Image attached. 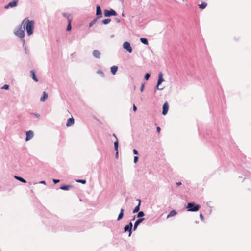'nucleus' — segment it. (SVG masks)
<instances>
[{"label": "nucleus", "instance_id": "obj_1", "mask_svg": "<svg viewBox=\"0 0 251 251\" xmlns=\"http://www.w3.org/2000/svg\"><path fill=\"white\" fill-rule=\"evenodd\" d=\"M22 24L23 26L25 27V30L26 29L27 35L28 36L31 35L33 34L34 21L28 19H25L23 20Z\"/></svg>", "mask_w": 251, "mask_h": 251}, {"label": "nucleus", "instance_id": "obj_2", "mask_svg": "<svg viewBox=\"0 0 251 251\" xmlns=\"http://www.w3.org/2000/svg\"><path fill=\"white\" fill-rule=\"evenodd\" d=\"M25 27L21 23L18 28L14 31V34L17 37L23 38L25 37Z\"/></svg>", "mask_w": 251, "mask_h": 251}, {"label": "nucleus", "instance_id": "obj_3", "mask_svg": "<svg viewBox=\"0 0 251 251\" xmlns=\"http://www.w3.org/2000/svg\"><path fill=\"white\" fill-rule=\"evenodd\" d=\"M187 208L188 211H197L200 208V205L197 204L195 205L194 203L190 202L187 204Z\"/></svg>", "mask_w": 251, "mask_h": 251}, {"label": "nucleus", "instance_id": "obj_4", "mask_svg": "<svg viewBox=\"0 0 251 251\" xmlns=\"http://www.w3.org/2000/svg\"><path fill=\"white\" fill-rule=\"evenodd\" d=\"M104 15L105 17H109L110 16H116L117 13L113 9H111L110 10H105L104 11Z\"/></svg>", "mask_w": 251, "mask_h": 251}, {"label": "nucleus", "instance_id": "obj_5", "mask_svg": "<svg viewBox=\"0 0 251 251\" xmlns=\"http://www.w3.org/2000/svg\"><path fill=\"white\" fill-rule=\"evenodd\" d=\"M123 48L126 49L129 53L132 52V48L130 44L128 42H125L123 44Z\"/></svg>", "mask_w": 251, "mask_h": 251}, {"label": "nucleus", "instance_id": "obj_6", "mask_svg": "<svg viewBox=\"0 0 251 251\" xmlns=\"http://www.w3.org/2000/svg\"><path fill=\"white\" fill-rule=\"evenodd\" d=\"M164 81V79L163 78V74L162 73H160L158 76V79L157 81V89L158 90H162L163 88H159V85Z\"/></svg>", "mask_w": 251, "mask_h": 251}, {"label": "nucleus", "instance_id": "obj_7", "mask_svg": "<svg viewBox=\"0 0 251 251\" xmlns=\"http://www.w3.org/2000/svg\"><path fill=\"white\" fill-rule=\"evenodd\" d=\"M18 0H13L12 1L9 3L8 4L6 5L5 6V8L8 9L9 7H16L18 4Z\"/></svg>", "mask_w": 251, "mask_h": 251}, {"label": "nucleus", "instance_id": "obj_8", "mask_svg": "<svg viewBox=\"0 0 251 251\" xmlns=\"http://www.w3.org/2000/svg\"><path fill=\"white\" fill-rule=\"evenodd\" d=\"M162 114L163 115H165L167 114L168 111V109H169V104H168V103L167 101H166L163 105V107H162Z\"/></svg>", "mask_w": 251, "mask_h": 251}, {"label": "nucleus", "instance_id": "obj_9", "mask_svg": "<svg viewBox=\"0 0 251 251\" xmlns=\"http://www.w3.org/2000/svg\"><path fill=\"white\" fill-rule=\"evenodd\" d=\"M132 223L131 222H130L129 224L127 225L125 227H124V231L126 232L128 231L129 232V236H130L131 234V229L132 227Z\"/></svg>", "mask_w": 251, "mask_h": 251}, {"label": "nucleus", "instance_id": "obj_10", "mask_svg": "<svg viewBox=\"0 0 251 251\" xmlns=\"http://www.w3.org/2000/svg\"><path fill=\"white\" fill-rule=\"evenodd\" d=\"M33 135H34V134H33V131H31V130H29V131H28L26 132V139H25V140L26 141L30 140L31 139H32L33 137Z\"/></svg>", "mask_w": 251, "mask_h": 251}, {"label": "nucleus", "instance_id": "obj_11", "mask_svg": "<svg viewBox=\"0 0 251 251\" xmlns=\"http://www.w3.org/2000/svg\"><path fill=\"white\" fill-rule=\"evenodd\" d=\"M96 15L98 16L97 18L102 17V12L99 5H97L96 7Z\"/></svg>", "mask_w": 251, "mask_h": 251}, {"label": "nucleus", "instance_id": "obj_12", "mask_svg": "<svg viewBox=\"0 0 251 251\" xmlns=\"http://www.w3.org/2000/svg\"><path fill=\"white\" fill-rule=\"evenodd\" d=\"M74 124V119L73 117L69 118L66 123V126L69 127Z\"/></svg>", "mask_w": 251, "mask_h": 251}, {"label": "nucleus", "instance_id": "obj_13", "mask_svg": "<svg viewBox=\"0 0 251 251\" xmlns=\"http://www.w3.org/2000/svg\"><path fill=\"white\" fill-rule=\"evenodd\" d=\"M100 52L99 50H95L93 51V56L97 58H100Z\"/></svg>", "mask_w": 251, "mask_h": 251}, {"label": "nucleus", "instance_id": "obj_14", "mask_svg": "<svg viewBox=\"0 0 251 251\" xmlns=\"http://www.w3.org/2000/svg\"><path fill=\"white\" fill-rule=\"evenodd\" d=\"M145 219L144 218H141V219H139L138 220H137L135 223H134V230H136V229L137 228L138 225L141 223Z\"/></svg>", "mask_w": 251, "mask_h": 251}, {"label": "nucleus", "instance_id": "obj_15", "mask_svg": "<svg viewBox=\"0 0 251 251\" xmlns=\"http://www.w3.org/2000/svg\"><path fill=\"white\" fill-rule=\"evenodd\" d=\"M67 20H68V26L67 27V31H69L71 30V21H72V19L71 18L68 17H67Z\"/></svg>", "mask_w": 251, "mask_h": 251}, {"label": "nucleus", "instance_id": "obj_16", "mask_svg": "<svg viewBox=\"0 0 251 251\" xmlns=\"http://www.w3.org/2000/svg\"><path fill=\"white\" fill-rule=\"evenodd\" d=\"M111 73L114 75H115L117 71L118 70V67L116 66H113L110 68Z\"/></svg>", "mask_w": 251, "mask_h": 251}, {"label": "nucleus", "instance_id": "obj_17", "mask_svg": "<svg viewBox=\"0 0 251 251\" xmlns=\"http://www.w3.org/2000/svg\"><path fill=\"white\" fill-rule=\"evenodd\" d=\"M47 98H48V94L45 91H44V92H43V97H42L40 98V100L41 101L44 102L47 99Z\"/></svg>", "mask_w": 251, "mask_h": 251}, {"label": "nucleus", "instance_id": "obj_18", "mask_svg": "<svg viewBox=\"0 0 251 251\" xmlns=\"http://www.w3.org/2000/svg\"><path fill=\"white\" fill-rule=\"evenodd\" d=\"M30 75H31V76L32 77V79L35 81L37 82L38 81V79L36 77L35 72L33 70H31L30 71Z\"/></svg>", "mask_w": 251, "mask_h": 251}, {"label": "nucleus", "instance_id": "obj_19", "mask_svg": "<svg viewBox=\"0 0 251 251\" xmlns=\"http://www.w3.org/2000/svg\"><path fill=\"white\" fill-rule=\"evenodd\" d=\"M124 209L122 208L120 210V213H119V214L118 216V218H117L118 221L120 220L123 218V215H124Z\"/></svg>", "mask_w": 251, "mask_h": 251}, {"label": "nucleus", "instance_id": "obj_20", "mask_svg": "<svg viewBox=\"0 0 251 251\" xmlns=\"http://www.w3.org/2000/svg\"><path fill=\"white\" fill-rule=\"evenodd\" d=\"M176 213V212L174 210L171 211L169 214L167 215V218L175 216Z\"/></svg>", "mask_w": 251, "mask_h": 251}, {"label": "nucleus", "instance_id": "obj_21", "mask_svg": "<svg viewBox=\"0 0 251 251\" xmlns=\"http://www.w3.org/2000/svg\"><path fill=\"white\" fill-rule=\"evenodd\" d=\"M140 203H141V201H140V200H139V204H138V205L137 206H136V207H135L134 209L133 210V212L134 213H136V212H138V211H139V209H140Z\"/></svg>", "mask_w": 251, "mask_h": 251}, {"label": "nucleus", "instance_id": "obj_22", "mask_svg": "<svg viewBox=\"0 0 251 251\" xmlns=\"http://www.w3.org/2000/svg\"><path fill=\"white\" fill-rule=\"evenodd\" d=\"M206 6H207V3L205 2H202L201 4L199 5V8L201 9H204L206 7Z\"/></svg>", "mask_w": 251, "mask_h": 251}, {"label": "nucleus", "instance_id": "obj_23", "mask_svg": "<svg viewBox=\"0 0 251 251\" xmlns=\"http://www.w3.org/2000/svg\"><path fill=\"white\" fill-rule=\"evenodd\" d=\"M70 187V185H64L61 186L60 189L63 190H68Z\"/></svg>", "mask_w": 251, "mask_h": 251}, {"label": "nucleus", "instance_id": "obj_24", "mask_svg": "<svg viewBox=\"0 0 251 251\" xmlns=\"http://www.w3.org/2000/svg\"><path fill=\"white\" fill-rule=\"evenodd\" d=\"M15 178L19 180L20 181L22 182H23V183H26V181L23 178L21 177H19V176H15Z\"/></svg>", "mask_w": 251, "mask_h": 251}, {"label": "nucleus", "instance_id": "obj_25", "mask_svg": "<svg viewBox=\"0 0 251 251\" xmlns=\"http://www.w3.org/2000/svg\"><path fill=\"white\" fill-rule=\"evenodd\" d=\"M140 41L145 45H148V41L146 38H141Z\"/></svg>", "mask_w": 251, "mask_h": 251}, {"label": "nucleus", "instance_id": "obj_26", "mask_svg": "<svg viewBox=\"0 0 251 251\" xmlns=\"http://www.w3.org/2000/svg\"><path fill=\"white\" fill-rule=\"evenodd\" d=\"M111 21V19H104L102 21V23H103L104 24H108Z\"/></svg>", "mask_w": 251, "mask_h": 251}, {"label": "nucleus", "instance_id": "obj_27", "mask_svg": "<svg viewBox=\"0 0 251 251\" xmlns=\"http://www.w3.org/2000/svg\"><path fill=\"white\" fill-rule=\"evenodd\" d=\"M118 148V139L116 140V141L114 142V148L116 151H117Z\"/></svg>", "mask_w": 251, "mask_h": 251}, {"label": "nucleus", "instance_id": "obj_28", "mask_svg": "<svg viewBox=\"0 0 251 251\" xmlns=\"http://www.w3.org/2000/svg\"><path fill=\"white\" fill-rule=\"evenodd\" d=\"M76 182L81 183L82 184H85L86 183V181L85 180L79 179L76 180Z\"/></svg>", "mask_w": 251, "mask_h": 251}, {"label": "nucleus", "instance_id": "obj_29", "mask_svg": "<svg viewBox=\"0 0 251 251\" xmlns=\"http://www.w3.org/2000/svg\"><path fill=\"white\" fill-rule=\"evenodd\" d=\"M143 216H144V213L143 211L139 212V213H138V215H137L138 217H142Z\"/></svg>", "mask_w": 251, "mask_h": 251}, {"label": "nucleus", "instance_id": "obj_30", "mask_svg": "<svg viewBox=\"0 0 251 251\" xmlns=\"http://www.w3.org/2000/svg\"><path fill=\"white\" fill-rule=\"evenodd\" d=\"M97 18L95 19L94 20H93L90 23V25L89 26L91 27L94 24H95V23L97 21Z\"/></svg>", "mask_w": 251, "mask_h": 251}, {"label": "nucleus", "instance_id": "obj_31", "mask_svg": "<svg viewBox=\"0 0 251 251\" xmlns=\"http://www.w3.org/2000/svg\"><path fill=\"white\" fill-rule=\"evenodd\" d=\"M97 73L100 74L102 77H104V76L103 72L100 70H98Z\"/></svg>", "mask_w": 251, "mask_h": 251}, {"label": "nucleus", "instance_id": "obj_32", "mask_svg": "<svg viewBox=\"0 0 251 251\" xmlns=\"http://www.w3.org/2000/svg\"><path fill=\"white\" fill-rule=\"evenodd\" d=\"M150 74L149 73H146L145 75V79L146 80H148L149 78H150Z\"/></svg>", "mask_w": 251, "mask_h": 251}, {"label": "nucleus", "instance_id": "obj_33", "mask_svg": "<svg viewBox=\"0 0 251 251\" xmlns=\"http://www.w3.org/2000/svg\"><path fill=\"white\" fill-rule=\"evenodd\" d=\"M9 85H7V84H5L2 87V89H6V90H7L9 88Z\"/></svg>", "mask_w": 251, "mask_h": 251}, {"label": "nucleus", "instance_id": "obj_34", "mask_svg": "<svg viewBox=\"0 0 251 251\" xmlns=\"http://www.w3.org/2000/svg\"><path fill=\"white\" fill-rule=\"evenodd\" d=\"M138 159V156H134V162L135 163L137 162V160Z\"/></svg>", "mask_w": 251, "mask_h": 251}, {"label": "nucleus", "instance_id": "obj_35", "mask_svg": "<svg viewBox=\"0 0 251 251\" xmlns=\"http://www.w3.org/2000/svg\"><path fill=\"white\" fill-rule=\"evenodd\" d=\"M200 217L202 221H203V220H204V217H203V215H202L201 213V214H200Z\"/></svg>", "mask_w": 251, "mask_h": 251}, {"label": "nucleus", "instance_id": "obj_36", "mask_svg": "<svg viewBox=\"0 0 251 251\" xmlns=\"http://www.w3.org/2000/svg\"><path fill=\"white\" fill-rule=\"evenodd\" d=\"M53 181L54 182V183L56 184L58 183L60 181V180L58 179H53Z\"/></svg>", "mask_w": 251, "mask_h": 251}, {"label": "nucleus", "instance_id": "obj_37", "mask_svg": "<svg viewBox=\"0 0 251 251\" xmlns=\"http://www.w3.org/2000/svg\"><path fill=\"white\" fill-rule=\"evenodd\" d=\"M156 130H157V132H158V133H160V130H161V128H160L159 126H158V127H157V128H156Z\"/></svg>", "mask_w": 251, "mask_h": 251}, {"label": "nucleus", "instance_id": "obj_38", "mask_svg": "<svg viewBox=\"0 0 251 251\" xmlns=\"http://www.w3.org/2000/svg\"><path fill=\"white\" fill-rule=\"evenodd\" d=\"M133 110L134 112H136L137 110L136 106L134 104L133 105Z\"/></svg>", "mask_w": 251, "mask_h": 251}, {"label": "nucleus", "instance_id": "obj_39", "mask_svg": "<svg viewBox=\"0 0 251 251\" xmlns=\"http://www.w3.org/2000/svg\"><path fill=\"white\" fill-rule=\"evenodd\" d=\"M133 151L134 154H138V151L136 149H134Z\"/></svg>", "mask_w": 251, "mask_h": 251}, {"label": "nucleus", "instance_id": "obj_40", "mask_svg": "<svg viewBox=\"0 0 251 251\" xmlns=\"http://www.w3.org/2000/svg\"><path fill=\"white\" fill-rule=\"evenodd\" d=\"M63 16L66 17L67 18L68 17L70 18V15H67L66 13H63Z\"/></svg>", "mask_w": 251, "mask_h": 251}, {"label": "nucleus", "instance_id": "obj_41", "mask_svg": "<svg viewBox=\"0 0 251 251\" xmlns=\"http://www.w3.org/2000/svg\"><path fill=\"white\" fill-rule=\"evenodd\" d=\"M144 84H142V86H141V91L142 92L144 90Z\"/></svg>", "mask_w": 251, "mask_h": 251}, {"label": "nucleus", "instance_id": "obj_42", "mask_svg": "<svg viewBox=\"0 0 251 251\" xmlns=\"http://www.w3.org/2000/svg\"><path fill=\"white\" fill-rule=\"evenodd\" d=\"M176 184L177 186H179V185H181V182H176Z\"/></svg>", "mask_w": 251, "mask_h": 251}, {"label": "nucleus", "instance_id": "obj_43", "mask_svg": "<svg viewBox=\"0 0 251 251\" xmlns=\"http://www.w3.org/2000/svg\"><path fill=\"white\" fill-rule=\"evenodd\" d=\"M40 183H42V184H45V181H41Z\"/></svg>", "mask_w": 251, "mask_h": 251}, {"label": "nucleus", "instance_id": "obj_44", "mask_svg": "<svg viewBox=\"0 0 251 251\" xmlns=\"http://www.w3.org/2000/svg\"><path fill=\"white\" fill-rule=\"evenodd\" d=\"M113 136H114V137L116 139V140L117 139V137L116 136V135H115V134H113Z\"/></svg>", "mask_w": 251, "mask_h": 251}, {"label": "nucleus", "instance_id": "obj_45", "mask_svg": "<svg viewBox=\"0 0 251 251\" xmlns=\"http://www.w3.org/2000/svg\"><path fill=\"white\" fill-rule=\"evenodd\" d=\"M122 16H125V15L124 14V13L122 14Z\"/></svg>", "mask_w": 251, "mask_h": 251}, {"label": "nucleus", "instance_id": "obj_46", "mask_svg": "<svg viewBox=\"0 0 251 251\" xmlns=\"http://www.w3.org/2000/svg\"><path fill=\"white\" fill-rule=\"evenodd\" d=\"M116 155H118V151H117V152H116Z\"/></svg>", "mask_w": 251, "mask_h": 251}]
</instances>
